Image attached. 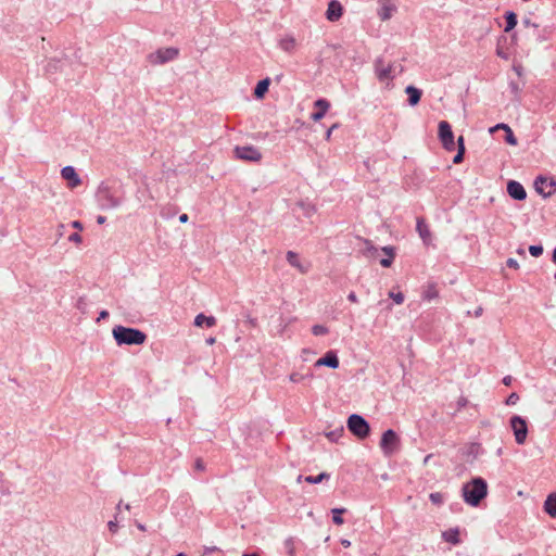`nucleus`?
<instances>
[{"label": "nucleus", "mask_w": 556, "mask_h": 556, "mask_svg": "<svg viewBox=\"0 0 556 556\" xmlns=\"http://www.w3.org/2000/svg\"><path fill=\"white\" fill-rule=\"evenodd\" d=\"M96 202L100 210H113L118 207L124 201V190L116 180L102 181L96 191Z\"/></svg>", "instance_id": "obj_1"}, {"label": "nucleus", "mask_w": 556, "mask_h": 556, "mask_svg": "<svg viewBox=\"0 0 556 556\" xmlns=\"http://www.w3.org/2000/svg\"><path fill=\"white\" fill-rule=\"evenodd\" d=\"M462 491L464 501L468 505L477 507L488 495V483L483 478L476 477L465 483Z\"/></svg>", "instance_id": "obj_2"}, {"label": "nucleus", "mask_w": 556, "mask_h": 556, "mask_svg": "<svg viewBox=\"0 0 556 556\" xmlns=\"http://www.w3.org/2000/svg\"><path fill=\"white\" fill-rule=\"evenodd\" d=\"M117 345H139V329L117 325L112 330Z\"/></svg>", "instance_id": "obj_3"}, {"label": "nucleus", "mask_w": 556, "mask_h": 556, "mask_svg": "<svg viewBox=\"0 0 556 556\" xmlns=\"http://www.w3.org/2000/svg\"><path fill=\"white\" fill-rule=\"evenodd\" d=\"M349 431L359 440H365L370 434L369 422L361 415L352 414L346 421Z\"/></svg>", "instance_id": "obj_4"}, {"label": "nucleus", "mask_w": 556, "mask_h": 556, "mask_svg": "<svg viewBox=\"0 0 556 556\" xmlns=\"http://www.w3.org/2000/svg\"><path fill=\"white\" fill-rule=\"evenodd\" d=\"M438 137L442 147L446 151H454L456 148L454 132L447 121H441L438 126Z\"/></svg>", "instance_id": "obj_5"}, {"label": "nucleus", "mask_w": 556, "mask_h": 556, "mask_svg": "<svg viewBox=\"0 0 556 556\" xmlns=\"http://www.w3.org/2000/svg\"><path fill=\"white\" fill-rule=\"evenodd\" d=\"M178 54L179 50L177 48H162L153 53H150L148 55V61L153 65L165 64L167 62L175 60L178 56Z\"/></svg>", "instance_id": "obj_6"}, {"label": "nucleus", "mask_w": 556, "mask_h": 556, "mask_svg": "<svg viewBox=\"0 0 556 556\" xmlns=\"http://www.w3.org/2000/svg\"><path fill=\"white\" fill-rule=\"evenodd\" d=\"M400 445V437L397 433L392 430L388 429L382 433L381 440H380V448L382 450L383 454L386 456H391L395 450Z\"/></svg>", "instance_id": "obj_7"}, {"label": "nucleus", "mask_w": 556, "mask_h": 556, "mask_svg": "<svg viewBox=\"0 0 556 556\" xmlns=\"http://www.w3.org/2000/svg\"><path fill=\"white\" fill-rule=\"evenodd\" d=\"M515 440L518 444H523L528 435V425L523 417L515 415L510 418Z\"/></svg>", "instance_id": "obj_8"}, {"label": "nucleus", "mask_w": 556, "mask_h": 556, "mask_svg": "<svg viewBox=\"0 0 556 556\" xmlns=\"http://www.w3.org/2000/svg\"><path fill=\"white\" fill-rule=\"evenodd\" d=\"M233 152L237 159L243 161L258 162L262 159V153L257 148L253 146H237Z\"/></svg>", "instance_id": "obj_9"}, {"label": "nucleus", "mask_w": 556, "mask_h": 556, "mask_svg": "<svg viewBox=\"0 0 556 556\" xmlns=\"http://www.w3.org/2000/svg\"><path fill=\"white\" fill-rule=\"evenodd\" d=\"M375 73L379 81H386L393 79L392 65L386 64L382 58L376 59L374 63Z\"/></svg>", "instance_id": "obj_10"}, {"label": "nucleus", "mask_w": 556, "mask_h": 556, "mask_svg": "<svg viewBox=\"0 0 556 556\" xmlns=\"http://www.w3.org/2000/svg\"><path fill=\"white\" fill-rule=\"evenodd\" d=\"M506 189L508 195L516 201H523L527 198V191L519 181L509 180Z\"/></svg>", "instance_id": "obj_11"}, {"label": "nucleus", "mask_w": 556, "mask_h": 556, "mask_svg": "<svg viewBox=\"0 0 556 556\" xmlns=\"http://www.w3.org/2000/svg\"><path fill=\"white\" fill-rule=\"evenodd\" d=\"M62 178L67 182L68 187L76 188L81 184V179L77 174L75 167L65 166L61 169Z\"/></svg>", "instance_id": "obj_12"}, {"label": "nucleus", "mask_w": 556, "mask_h": 556, "mask_svg": "<svg viewBox=\"0 0 556 556\" xmlns=\"http://www.w3.org/2000/svg\"><path fill=\"white\" fill-rule=\"evenodd\" d=\"M339 364H340V362H339L337 352L330 350V351L326 352L323 357H320L316 361L315 366L316 367L326 366V367L336 369L339 367Z\"/></svg>", "instance_id": "obj_13"}, {"label": "nucleus", "mask_w": 556, "mask_h": 556, "mask_svg": "<svg viewBox=\"0 0 556 556\" xmlns=\"http://www.w3.org/2000/svg\"><path fill=\"white\" fill-rule=\"evenodd\" d=\"M416 230L425 245H430L432 242V233L426 220L422 217H417Z\"/></svg>", "instance_id": "obj_14"}, {"label": "nucleus", "mask_w": 556, "mask_h": 556, "mask_svg": "<svg viewBox=\"0 0 556 556\" xmlns=\"http://www.w3.org/2000/svg\"><path fill=\"white\" fill-rule=\"evenodd\" d=\"M314 106L316 111L312 113L311 118L314 122H318L323 119L324 116L326 115L327 111L330 108V102L325 98H320L314 102Z\"/></svg>", "instance_id": "obj_15"}, {"label": "nucleus", "mask_w": 556, "mask_h": 556, "mask_svg": "<svg viewBox=\"0 0 556 556\" xmlns=\"http://www.w3.org/2000/svg\"><path fill=\"white\" fill-rule=\"evenodd\" d=\"M343 14V7L338 0H331L328 3L326 17L330 22H336L341 18Z\"/></svg>", "instance_id": "obj_16"}, {"label": "nucleus", "mask_w": 556, "mask_h": 556, "mask_svg": "<svg viewBox=\"0 0 556 556\" xmlns=\"http://www.w3.org/2000/svg\"><path fill=\"white\" fill-rule=\"evenodd\" d=\"M286 258L288 261V263L296 268L300 273L302 274H306L308 271V264H303L300 258H299V255L298 253L293 252V251H288L287 254H286Z\"/></svg>", "instance_id": "obj_17"}, {"label": "nucleus", "mask_w": 556, "mask_h": 556, "mask_svg": "<svg viewBox=\"0 0 556 556\" xmlns=\"http://www.w3.org/2000/svg\"><path fill=\"white\" fill-rule=\"evenodd\" d=\"M547 185H549V186H555V185H556V182H555L554 180H549V181H548V179H547L546 177H544V176H539V177H536V178H535V180H534V188H535V191H536L539 194L543 195L544 198H547V197H551V195H552V192H545V191H544V187H545V186H547Z\"/></svg>", "instance_id": "obj_18"}, {"label": "nucleus", "mask_w": 556, "mask_h": 556, "mask_svg": "<svg viewBox=\"0 0 556 556\" xmlns=\"http://www.w3.org/2000/svg\"><path fill=\"white\" fill-rule=\"evenodd\" d=\"M405 93L408 96L407 102L410 106H415L420 102L422 91L417 87L409 85L405 88Z\"/></svg>", "instance_id": "obj_19"}, {"label": "nucleus", "mask_w": 556, "mask_h": 556, "mask_svg": "<svg viewBox=\"0 0 556 556\" xmlns=\"http://www.w3.org/2000/svg\"><path fill=\"white\" fill-rule=\"evenodd\" d=\"M216 318L214 316H206L204 315L203 313H200L195 316L194 318V326L197 327H207V328H212L214 326H216Z\"/></svg>", "instance_id": "obj_20"}, {"label": "nucleus", "mask_w": 556, "mask_h": 556, "mask_svg": "<svg viewBox=\"0 0 556 556\" xmlns=\"http://www.w3.org/2000/svg\"><path fill=\"white\" fill-rule=\"evenodd\" d=\"M439 296V291L435 282H428L422 291L421 298L425 301H432Z\"/></svg>", "instance_id": "obj_21"}, {"label": "nucleus", "mask_w": 556, "mask_h": 556, "mask_svg": "<svg viewBox=\"0 0 556 556\" xmlns=\"http://www.w3.org/2000/svg\"><path fill=\"white\" fill-rule=\"evenodd\" d=\"M269 85H270L269 77L261 79L254 88V97L256 99H263L268 91Z\"/></svg>", "instance_id": "obj_22"}, {"label": "nucleus", "mask_w": 556, "mask_h": 556, "mask_svg": "<svg viewBox=\"0 0 556 556\" xmlns=\"http://www.w3.org/2000/svg\"><path fill=\"white\" fill-rule=\"evenodd\" d=\"M442 539L445 542H448L451 544L457 545L460 543L459 539V530L458 528H451L444 532H442Z\"/></svg>", "instance_id": "obj_23"}, {"label": "nucleus", "mask_w": 556, "mask_h": 556, "mask_svg": "<svg viewBox=\"0 0 556 556\" xmlns=\"http://www.w3.org/2000/svg\"><path fill=\"white\" fill-rule=\"evenodd\" d=\"M545 513L555 518L556 517V493H551L544 502Z\"/></svg>", "instance_id": "obj_24"}, {"label": "nucleus", "mask_w": 556, "mask_h": 556, "mask_svg": "<svg viewBox=\"0 0 556 556\" xmlns=\"http://www.w3.org/2000/svg\"><path fill=\"white\" fill-rule=\"evenodd\" d=\"M381 251L388 255L386 258L380 260V265L384 268H389L394 260L395 256V249L391 245L383 247Z\"/></svg>", "instance_id": "obj_25"}, {"label": "nucleus", "mask_w": 556, "mask_h": 556, "mask_svg": "<svg viewBox=\"0 0 556 556\" xmlns=\"http://www.w3.org/2000/svg\"><path fill=\"white\" fill-rule=\"evenodd\" d=\"M504 18L506 22L504 31L509 33L516 27V25L518 23L517 14L513 11H506L504 14Z\"/></svg>", "instance_id": "obj_26"}, {"label": "nucleus", "mask_w": 556, "mask_h": 556, "mask_svg": "<svg viewBox=\"0 0 556 556\" xmlns=\"http://www.w3.org/2000/svg\"><path fill=\"white\" fill-rule=\"evenodd\" d=\"M394 11H395L394 5L383 4L378 11V16L380 17L381 21H387L392 16V13Z\"/></svg>", "instance_id": "obj_27"}, {"label": "nucleus", "mask_w": 556, "mask_h": 556, "mask_svg": "<svg viewBox=\"0 0 556 556\" xmlns=\"http://www.w3.org/2000/svg\"><path fill=\"white\" fill-rule=\"evenodd\" d=\"M343 434H344L343 426H340L337 429L325 433L326 438L331 442H338L339 439L343 437Z\"/></svg>", "instance_id": "obj_28"}, {"label": "nucleus", "mask_w": 556, "mask_h": 556, "mask_svg": "<svg viewBox=\"0 0 556 556\" xmlns=\"http://www.w3.org/2000/svg\"><path fill=\"white\" fill-rule=\"evenodd\" d=\"M330 478V475L327 472H320L317 476H306L304 480L309 484H317L320 483L324 480H328Z\"/></svg>", "instance_id": "obj_29"}, {"label": "nucleus", "mask_w": 556, "mask_h": 556, "mask_svg": "<svg viewBox=\"0 0 556 556\" xmlns=\"http://www.w3.org/2000/svg\"><path fill=\"white\" fill-rule=\"evenodd\" d=\"M345 511H346L345 508H333V509H331L333 523H336L338 526L343 525L344 520L342 518V515Z\"/></svg>", "instance_id": "obj_30"}, {"label": "nucleus", "mask_w": 556, "mask_h": 556, "mask_svg": "<svg viewBox=\"0 0 556 556\" xmlns=\"http://www.w3.org/2000/svg\"><path fill=\"white\" fill-rule=\"evenodd\" d=\"M505 142L510 146H516L518 143L516 136L514 135L511 128L508 126L505 129Z\"/></svg>", "instance_id": "obj_31"}, {"label": "nucleus", "mask_w": 556, "mask_h": 556, "mask_svg": "<svg viewBox=\"0 0 556 556\" xmlns=\"http://www.w3.org/2000/svg\"><path fill=\"white\" fill-rule=\"evenodd\" d=\"M429 500L434 505H441L444 502V496L440 492L430 493Z\"/></svg>", "instance_id": "obj_32"}, {"label": "nucleus", "mask_w": 556, "mask_h": 556, "mask_svg": "<svg viewBox=\"0 0 556 556\" xmlns=\"http://www.w3.org/2000/svg\"><path fill=\"white\" fill-rule=\"evenodd\" d=\"M329 332L328 328L324 325H314L312 327V333L314 336H325Z\"/></svg>", "instance_id": "obj_33"}, {"label": "nucleus", "mask_w": 556, "mask_h": 556, "mask_svg": "<svg viewBox=\"0 0 556 556\" xmlns=\"http://www.w3.org/2000/svg\"><path fill=\"white\" fill-rule=\"evenodd\" d=\"M543 245L541 244H534V245H530L529 247V253L533 256V257H539L543 254Z\"/></svg>", "instance_id": "obj_34"}, {"label": "nucleus", "mask_w": 556, "mask_h": 556, "mask_svg": "<svg viewBox=\"0 0 556 556\" xmlns=\"http://www.w3.org/2000/svg\"><path fill=\"white\" fill-rule=\"evenodd\" d=\"M389 298H391L396 304H402L404 302V294L402 292H389Z\"/></svg>", "instance_id": "obj_35"}, {"label": "nucleus", "mask_w": 556, "mask_h": 556, "mask_svg": "<svg viewBox=\"0 0 556 556\" xmlns=\"http://www.w3.org/2000/svg\"><path fill=\"white\" fill-rule=\"evenodd\" d=\"M119 527V520H117V516H114L113 520L108 522V528L111 533H116Z\"/></svg>", "instance_id": "obj_36"}, {"label": "nucleus", "mask_w": 556, "mask_h": 556, "mask_svg": "<svg viewBox=\"0 0 556 556\" xmlns=\"http://www.w3.org/2000/svg\"><path fill=\"white\" fill-rule=\"evenodd\" d=\"M518 401H519V395L516 392H513L507 396L505 404L508 406H514L517 404Z\"/></svg>", "instance_id": "obj_37"}, {"label": "nucleus", "mask_w": 556, "mask_h": 556, "mask_svg": "<svg viewBox=\"0 0 556 556\" xmlns=\"http://www.w3.org/2000/svg\"><path fill=\"white\" fill-rule=\"evenodd\" d=\"M365 243H366L365 255L372 256L374 254L377 253V251H378L377 248H375L369 240H366Z\"/></svg>", "instance_id": "obj_38"}, {"label": "nucleus", "mask_w": 556, "mask_h": 556, "mask_svg": "<svg viewBox=\"0 0 556 556\" xmlns=\"http://www.w3.org/2000/svg\"><path fill=\"white\" fill-rule=\"evenodd\" d=\"M301 206L304 208V215L306 217H311L316 212L315 207L311 204L301 203Z\"/></svg>", "instance_id": "obj_39"}, {"label": "nucleus", "mask_w": 556, "mask_h": 556, "mask_svg": "<svg viewBox=\"0 0 556 556\" xmlns=\"http://www.w3.org/2000/svg\"><path fill=\"white\" fill-rule=\"evenodd\" d=\"M116 514L114 516H117V520H119V523L125 520L124 513L122 510V502H119L116 506Z\"/></svg>", "instance_id": "obj_40"}, {"label": "nucleus", "mask_w": 556, "mask_h": 556, "mask_svg": "<svg viewBox=\"0 0 556 556\" xmlns=\"http://www.w3.org/2000/svg\"><path fill=\"white\" fill-rule=\"evenodd\" d=\"M464 155H465V152L457 151V153L453 157V163L460 164L464 161Z\"/></svg>", "instance_id": "obj_41"}, {"label": "nucleus", "mask_w": 556, "mask_h": 556, "mask_svg": "<svg viewBox=\"0 0 556 556\" xmlns=\"http://www.w3.org/2000/svg\"><path fill=\"white\" fill-rule=\"evenodd\" d=\"M81 240H83V238L78 232H73L68 237V241L74 242V243H80Z\"/></svg>", "instance_id": "obj_42"}, {"label": "nucleus", "mask_w": 556, "mask_h": 556, "mask_svg": "<svg viewBox=\"0 0 556 556\" xmlns=\"http://www.w3.org/2000/svg\"><path fill=\"white\" fill-rule=\"evenodd\" d=\"M457 151L466 152L464 136L457 138Z\"/></svg>", "instance_id": "obj_43"}, {"label": "nucleus", "mask_w": 556, "mask_h": 556, "mask_svg": "<svg viewBox=\"0 0 556 556\" xmlns=\"http://www.w3.org/2000/svg\"><path fill=\"white\" fill-rule=\"evenodd\" d=\"M294 45V40L291 38V39H287V40H282L281 41V47L283 50H289L290 48H292Z\"/></svg>", "instance_id": "obj_44"}, {"label": "nucleus", "mask_w": 556, "mask_h": 556, "mask_svg": "<svg viewBox=\"0 0 556 556\" xmlns=\"http://www.w3.org/2000/svg\"><path fill=\"white\" fill-rule=\"evenodd\" d=\"M506 265L509 268H514V269H518L519 268V264H518V262L515 258H508L506 261Z\"/></svg>", "instance_id": "obj_45"}, {"label": "nucleus", "mask_w": 556, "mask_h": 556, "mask_svg": "<svg viewBox=\"0 0 556 556\" xmlns=\"http://www.w3.org/2000/svg\"><path fill=\"white\" fill-rule=\"evenodd\" d=\"M109 316H110V314L106 309L100 311L99 316L97 318V323H100L101 320L109 318Z\"/></svg>", "instance_id": "obj_46"}, {"label": "nucleus", "mask_w": 556, "mask_h": 556, "mask_svg": "<svg viewBox=\"0 0 556 556\" xmlns=\"http://www.w3.org/2000/svg\"><path fill=\"white\" fill-rule=\"evenodd\" d=\"M506 127H508V125H507V124L500 123V124H497V125H495V126L491 127V128H490V132H492V134H493L494 131H496V130H501V129L505 130V129H506Z\"/></svg>", "instance_id": "obj_47"}, {"label": "nucleus", "mask_w": 556, "mask_h": 556, "mask_svg": "<svg viewBox=\"0 0 556 556\" xmlns=\"http://www.w3.org/2000/svg\"><path fill=\"white\" fill-rule=\"evenodd\" d=\"M522 25H525L526 27H534V28H538V27H539V25H538V24L533 23V22H532L530 18H528V17H525V18L522 20Z\"/></svg>", "instance_id": "obj_48"}, {"label": "nucleus", "mask_w": 556, "mask_h": 556, "mask_svg": "<svg viewBox=\"0 0 556 556\" xmlns=\"http://www.w3.org/2000/svg\"><path fill=\"white\" fill-rule=\"evenodd\" d=\"M194 468L197 470H204L205 469V465H204V462L201 459V458H198L194 463Z\"/></svg>", "instance_id": "obj_49"}, {"label": "nucleus", "mask_w": 556, "mask_h": 556, "mask_svg": "<svg viewBox=\"0 0 556 556\" xmlns=\"http://www.w3.org/2000/svg\"><path fill=\"white\" fill-rule=\"evenodd\" d=\"M348 300L351 301L352 303H357L358 302L357 295H356V293L354 291H351L348 294Z\"/></svg>", "instance_id": "obj_50"}, {"label": "nucleus", "mask_w": 556, "mask_h": 556, "mask_svg": "<svg viewBox=\"0 0 556 556\" xmlns=\"http://www.w3.org/2000/svg\"><path fill=\"white\" fill-rule=\"evenodd\" d=\"M509 87L514 93L517 94L519 92V86L516 81H510Z\"/></svg>", "instance_id": "obj_51"}, {"label": "nucleus", "mask_w": 556, "mask_h": 556, "mask_svg": "<svg viewBox=\"0 0 556 556\" xmlns=\"http://www.w3.org/2000/svg\"><path fill=\"white\" fill-rule=\"evenodd\" d=\"M72 227L81 230L83 229V224L79 220H73L72 222Z\"/></svg>", "instance_id": "obj_52"}, {"label": "nucleus", "mask_w": 556, "mask_h": 556, "mask_svg": "<svg viewBox=\"0 0 556 556\" xmlns=\"http://www.w3.org/2000/svg\"><path fill=\"white\" fill-rule=\"evenodd\" d=\"M84 305H85V299L84 298H79L78 301H77V308L83 311L84 309Z\"/></svg>", "instance_id": "obj_53"}, {"label": "nucleus", "mask_w": 556, "mask_h": 556, "mask_svg": "<svg viewBox=\"0 0 556 556\" xmlns=\"http://www.w3.org/2000/svg\"><path fill=\"white\" fill-rule=\"evenodd\" d=\"M286 547L289 549L290 553H292L293 551V542H292V539H288L286 541Z\"/></svg>", "instance_id": "obj_54"}, {"label": "nucleus", "mask_w": 556, "mask_h": 556, "mask_svg": "<svg viewBox=\"0 0 556 556\" xmlns=\"http://www.w3.org/2000/svg\"><path fill=\"white\" fill-rule=\"evenodd\" d=\"M511 381H513V377H511V376H505V377L503 378V383H504L505 386H510V384H511Z\"/></svg>", "instance_id": "obj_55"}, {"label": "nucleus", "mask_w": 556, "mask_h": 556, "mask_svg": "<svg viewBox=\"0 0 556 556\" xmlns=\"http://www.w3.org/2000/svg\"><path fill=\"white\" fill-rule=\"evenodd\" d=\"M105 220H106V217H105V216H103V215H99V216L97 217V223H98L99 225L104 224V223H105Z\"/></svg>", "instance_id": "obj_56"}, {"label": "nucleus", "mask_w": 556, "mask_h": 556, "mask_svg": "<svg viewBox=\"0 0 556 556\" xmlns=\"http://www.w3.org/2000/svg\"><path fill=\"white\" fill-rule=\"evenodd\" d=\"M218 548L216 546H212V547H205L204 549V554H211L215 551H217Z\"/></svg>", "instance_id": "obj_57"}, {"label": "nucleus", "mask_w": 556, "mask_h": 556, "mask_svg": "<svg viewBox=\"0 0 556 556\" xmlns=\"http://www.w3.org/2000/svg\"><path fill=\"white\" fill-rule=\"evenodd\" d=\"M189 219L188 215L187 214H181L179 216V222L180 223H187V220Z\"/></svg>", "instance_id": "obj_58"}, {"label": "nucleus", "mask_w": 556, "mask_h": 556, "mask_svg": "<svg viewBox=\"0 0 556 556\" xmlns=\"http://www.w3.org/2000/svg\"><path fill=\"white\" fill-rule=\"evenodd\" d=\"M336 127H337V125H333V126H331V127L327 130V132H326V138H327V139H329V138H330L331 132H332V130H333Z\"/></svg>", "instance_id": "obj_59"}, {"label": "nucleus", "mask_w": 556, "mask_h": 556, "mask_svg": "<svg viewBox=\"0 0 556 556\" xmlns=\"http://www.w3.org/2000/svg\"><path fill=\"white\" fill-rule=\"evenodd\" d=\"M496 54H497L500 58H502V59H507V58H508V56H507L505 53H503V51H502V50H500V49H497V50H496Z\"/></svg>", "instance_id": "obj_60"}, {"label": "nucleus", "mask_w": 556, "mask_h": 556, "mask_svg": "<svg viewBox=\"0 0 556 556\" xmlns=\"http://www.w3.org/2000/svg\"><path fill=\"white\" fill-rule=\"evenodd\" d=\"M482 312H483V308L482 307H478L476 311H475V316L476 317H479L482 315Z\"/></svg>", "instance_id": "obj_61"}, {"label": "nucleus", "mask_w": 556, "mask_h": 556, "mask_svg": "<svg viewBox=\"0 0 556 556\" xmlns=\"http://www.w3.org/2000/svg\"><path fill=\"white\" fill-rule=\"evenodd\" d=\"M341 544L344 546V547H349L351 545V542L349 540H341Z\"/></svg>", "instance_id": "obj_62"}, {"label": "nucleus", "mask_w": 556, "mask_h": 556, "mask_svg": "<svg viewBox=\"0 0 556 556\" xmlns=\"http://www.w3.org/2000/svg\"><path fill=\"white\" fill-rule=\"evenodd\" d=\"M466 402H467V400H466V399H462V400H459V401H458V406H460V407L465 406V405H466Z\"/></svg>", "instance_id": "obj_63"}, {"label": "nucleus", "mask_w": 556, "mask_h": 556, "mask_svg": "<svg viewBox=\"0 0 556 556\" xmlns=\"http://www.w3.org/2000/svg\"><path fill=\"white\" fill-rule=\"evenodd\" d=\"M552 262L554 264H556V248L554 249L553 254H552Z\"/></svg>", "instance_id": "obj_64"}]
</instances>
